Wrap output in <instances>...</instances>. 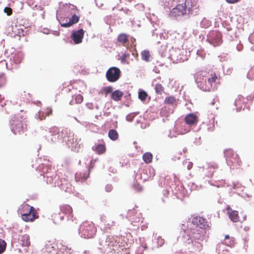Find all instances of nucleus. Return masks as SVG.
I'll return each mask as SVG.
<instances>
[{"label":"nucleus","mask_w":254,"mask_h":254,"mask_svg":"<svg viewBox=\"0 0 254 254\" xmlns=\"http://www.w3.org/2000/svg\"><path fill=\"white\" fill-rule=\"evenodd\" d=\"M188 227L185 229L184 224L182 225L181 229L183 230L182 239L184 242L190 245L191 248L196 252H200L203 247L202 242L206 238V228L208 227L206 219L199 216H196L189 222Z\"/></svg>","instance_id":"obj_1"},{"label":"nucleus","mask_w":254,"mask_h":254,"mask_svg":"<svg viewBox=\"0 0 254 254\" xmlns=\"http://www.w3.org/2000/svg\"><path fill=\"white\" fill-rule=\"evenodd\" d=\"M42 158H38L35 161V170L34 176L42 179L47 184L54 185L59 187L61 190L67 192L72 191V185L67 180L60 179V176L56 174V171L50 162L44 160L45 163L42 162Z\"/></svg>","instance_id":"obj_2"},{"label":"nucleus","mask_w":254,"mask_h":254,"mask_svg":"<svg viewBox=\"0 0 254 254\" xmlns=\"http://www.w3.org/2000/svg\"><path fill=\"white\" fill-rule=\"evenodd\" d=\"M194 78L200 89L204 91H210L214 88L217 76L215 73L212 74L205 70H200L194 74Z\"/></svg>","instance_id":"obj_3"},{"label":"nucleus","mask_w":254,"mask_h":254,"mask_svg":"<svg viewBox=\"0 0 254 254\" xmlns=\"http://www.w3.org/2000/svg\"><path fill=\"white\" fill-rule=\"evenodd\" d=\"M192 5L191 0H186L183 4H178L173 8L170 13V16L177 19L182 17L188 18L189 14H192Z\"/></svg>","instance_id":"obj_4"},{"label":"nucleus","mask_w":254,"mask_h":254,"mask_svg":"<svg viewBox=\"0 0 254 254\" xmlns=\"http://www.w3.org/2000/svg\"><path fill=\"white\" fill-rule=\"evenodd\" d=\"M9 124L11 131L15 134H21L26 129L25 121L19 115L13 117L9 121Z\"/></svg>","instance_id":"obj_5"},{"label":"nucleus","mask_w":254,"mask_h":254,"mask_svg":"<svg viewBox=\"0 0 254 254\" xmlns=\"http://www.w3.org/2000/svg\"><path fill=\"white\" fill-rule=\"evenodd\" d=\"M96 228L92 223L86 222L81 224L79 229V234L85 239L93 238L96 233Z\"/></svg>","instance_id":"obj_6"},{"label":"nucleus","mask_w":254,"mask_h":254,"mask_svg":"<svg viewBox=\"0 0 254 254\" xmlns=\"http://www.w3.org/2000/svg\"><path fill=\"white\" fill-rule=\"evenodd\" d=\"M224 153L226 163L230 169H234L240 165V159L238 154L235 153L232 149L225 150Z\"/></svg>","instance_id":"obj_7"},{"label":"nucleus","mask_w":254,"mask_h":254,"mask_svg":"<svg viewBox=\"0 0 254 254\" xmlns=\"http://www.w3.org/2000/svg\"><path fill=\"white\" fill-rule=\"evenodd\" d=\"M206 40L214 47L220 46L222 43V34L219 31H212L208 34Z\"/></svg>","instance_id":"obj_8"},{"label":"nucleus","mask_w":254,"mask_h":254,"mask_svg":"<svg viewBox=\"0 0 254 254\" xmlns=\"http://www.w3.org/2000/svg\"><path fill=\"white\" fill-rule=\"evenodd\" d=\"M18 213L21 215L22 220L25 221H32V206L27 204L21 205L18 209Z\"/></svg>","instance_id":"obj_9"},{"label":"nucleus","mask_w":254,"mask_h":254,"mask_svg":"<svg viewBox=\"0 0 254 254\" xmlns=\"http://www.w3.org/2000/svg\"><path fill=\"white\" fill-rule=\"evenodd\" d=\"M120 69L115 66L111 67L107 70L106 76L107 79L110 82H116L121 76Z\"/></svg>","instance_id":"obj_10"},{"label":"nucleus","mask_w":254,"mask_h":254,"mask_svg":"<svg viewBox=\"0 0 254 254\" xmlns=\"http://www.w3.org/2000/svg\"><path fill=\"white\" fill-rule=\"evenodd\" d=\"M108 236L103 235L99 240V244L100 247L99 249L101 252L103 253H108L111 251V248H109V244L108 243Z\"/></svg>","instance_id":"obj_11"},{"label":"nucleus","mask_w":254,"mask_h":254,"mask_svg":"<svg viewBox=\"0 0 254 254\" xmlns=\"http://www.w3.org/2000/svg\"><path fill=\"white\" fill-rule=\"evenodd\" d=\"M63 137L62 139L66 143L68 147L75 143V140L76 138H74V134L72 131L66 128L63 130Z\"/></svg>","instance_id":"obj_12"},{"label":"nucleus","mask_w":254,"mask_h":254,"mask_svg":"<svg viewBox=\"0 0 254 254\" xmlns=\"http://www.w3.org/2000/svg\"><path fill=\"white\" fill-rule=\"evenodd\" d=\"M169 52L170 55L175 53H179L181 50L183 49V40L178 38L174 39V42L173 44H169Z\"/></svg>","instance_id":"obj_13"},{"label":"nucleus","mask_w":254,"mask_h":254,"mask_svg":"<svg viewBox=\"0 0 254 254\" xmlns=\"http://www.w3.org/2000/svg\"><path fill=\"white\" fill-rule=\"evenodd\" d=\"M49 132L51 134V141L52 142H55L58 140L62 139L63 137V130L60 131V129L56 127H53L49 129Z\"/></svg>","instance_id":"obj_14"},{"label":"nucleus","mask_w":254,"mask_h":254,"mask_svg":"<svg viewBox=\"0 0 254 254\" xmlns=\"http://www.w3.org/2000/svg\"><path fill=\"white\" fill-rule=\"evenodd\" d=\"M84 31L82 29L72 31L71 38L73 41L74 44H78L82 42L84 37Z\"/></svg>","instance_id":"obj_15"},{"label":"nucleus","mask_w":254,"mask_h":254,"mask_svg":"<svg viewBox=\"0 0 254 254\" xmlns=\"http://www.w3.org/2000/svg\"><path fill=\"white\" fill-rule=\"evenodd\" d=\"M141 177L144 181H146L149 179L152 178L155 175V170L153 168L149 167L144 169L140 173Z\"/></svg>","instance_id":"obj_16"},{"label":"nucleus","mask_w":254,"mask_h":254,"mask_svg":"<svg viewBox=\"0 0 254 254\" xmlns=\"http://www.w3.org/2000/svg\"><path fill=\"white\" fill-rule=\"evenodd\" d=\"M60 211L63 213L67 220H71L73 217L72 209L70 206L67 204L61 206L60 207Z\"/></svg>","instance_id":"obj_17"},{"label":"nucleus","mask_w":254,"mask_h":254,"mask_svg":"<svg viewBox=\"0 0 254 254\" xmlns=\"http://www.w3.org/2000/svg\"><path fill=\"white\" fill-rule=\"evenodd\" d=\"M57 19L59 21V22L62 27L66 28V27H69L71 26H72V25H73L74 24L77 23L79 21V17L78 16H77L76 14H74L69 19L68 22H65V23L61 22L60 20L59 19V18L57 15Z\"/></svg>","instance_id":"obj_18"},{"label":"nucleus","mask_w":254,"mask_h":254,"mask_svg":"<svg viewBox=\"0 0 254 254\" xmlns=\"http://www.w3.org/2000/svg\"><path fill=\"white\" fill-rule=\"evenodd\" d=\"M227 211L229 215V217L231 220L234 222H237L239 221V217L238 212L236 210H233L229 206L227 207Z\"/></svg>","instance_id":"obj_19"},{"label":"nucleus","mask_w":254,"mask_h":254,"mask_svg":"<svg viewBox=\"0 0 254 254\" xmlns=\"http://www.w3.org/2000/svg\"><path fill=\"white\" fill-rule=\"evenodd\" d=\"M197 116L194 114L191 113L185 117L186 123L189 125H193L197 123Z\"/></svg>","instance_id":"obj_20"},{"label":"nucleus","mask_w":254,"mask_h":254,"mask_svg":"<svg viewBox=\"0 0 254 254\" xmlns=\"http://www.w3.org/2000/svg\"><path fill=\"white\" fill-rule=\"evenodd\" d=\"M52 219L55 224H58L60 221L64 220V216L61 212H55L51 215Z\"/></svg>","instance_id":"obj_21"},{"label":"nucleus","mask_w":254,"mask_h":254,"mask_svg":"<svg viewBox=\"0 0 254 254\" xmlns=\"http://www.w3.org/2000/svg\"><path fill=\"white\" fill-rule=\"evenodd\" d=\"M124 95L123 92L117 89L112 93V94H111V98L115 101H119L121 100Z\"/></svg>","instance_id":"obj_22"},{"label":"nucleus","mask_w":254,"mask_h":254,"mask_svg":"<svg viewBox=\"0 0 254 254\" xmlns=\"http://www.w3.org/2000/svg\"><path fill=\"white\" fill-rule=\"evenodd\" d=\"M138 98L143 103H148L150 100V97H148V100L146 102V99L148 97V94L147 92L143 89H139L138 92Z\"/></svg>","instance_id":"obj_23"},{"label":"nucleus","mask_w":254,"mask_h":254,"mask_svg":"<svg viewBox=\"0 0 254 254\" xmlns=\"http://www.w3.org/2000/svg\"><path fill=\"white\" fill-rule=\"evenodd\" d=\"M80 140V139H78V138H76L75 140V143H73L72 145L69 146V147L71 148V150L72 151L78 153L82 151V147L81 146V144H79V141Z\"/></svg>","instance_id":"obj_24"},{"label":"nucleus","mask_w":254,"mask_h":254,"mask_svg":"<svg viewBox=\"0 0 254 254\" xmlns=\"http://www.w3.org/2000/svg\"><path fill=\"white\" fill-rule=\"evenodd\" d=\"M169 48V44L167 43L163 44L160 48L159 49L158 53L161 57H165L167 55V49Z\"/></svg>","instance_id":"obj_25"},{"label":"nucleus","mask_w":254,"mask_h":254,"mask_svg":"<svg viewBox=\"0 0 254 254\" xmlns=\"http://www.w3.org/2000/svg\"><path fill=\"white\" fill-rule=\"evenodd\" d=\"M93 150L95 151L98 154H103L106 151V147L104 144L99 143L92 147Z\"/></svg>","instance_id":"obj_26"},{"label":"nucleus","mask_w":254,"mask_h":254,"mask_svg":"<svg viewBox=\"0 0 254 254\" xmlns=\"http://www.w3.org/2000/svg\"><path fill=\"white\" fill-rule=\"evenodd\" d=\"M173 113V110L168 107H164L160 111V114L161 117H168L169 115Z\"/></svg>","instance_id":"obj_27"},{"label":"nucleus","mask_w":254,"mask_h":254,"mask_svg":"<svg viewBox=\"0 0 254 254\" xmlns=\"http://www.w3.org/2000/svg\"><path fill=\"white\" fill-rule=\"evenodd\" d=\"M141 59L145 62L151 61V56L148 50H144L141 53Z\"/></svg>","instance_id":"obj_28"},{"label":"nucleus","mask_w":254,"mask_h":254,"mask_svg":"<svg viewBox=\"0 0 254 254\" xmlns=\"http://www.w3.org/2000/svg\"><path fill=\"white\" fill-rule=\"evenodd\" d=\"M108 136L113 141L117 140L119 138V134L115 129H111L108 132Z\"/></svg>","instance_id":"obj_29"},{"label":"nucleus","mask_w":254,"mask_h":254,"mask_svg":"<svg viewBox=\"0 0 254 254\" xmlns=\"http://www.w3.org/2000/svg\"><path fill=\"white\" fill-rule=\"evenodd\" d=\"M152 154L150 152H146L142 156L143 160L147 164L152 162Z\"/></svg>","instance_id":"obj_30"},{"label":"nucleus","mask_w":254,"mask_h":254,"mask_svg":"<svg viewBox=\"0 0 254 254\" xmlns=\"http://www.w3.org/2000/svg\"><path fill=\"white\" fill-rule=\"evenodd\" d=\"M42 251H46L52 254H55L56 253L55 247L51 245H46L45 248L42 249Z\"/></svg>","instance_id":"obj_31"},{"label":"nucleus","mask_w":254,"mask_h":254,"mask_svg":"<svg viewBox=\"0 0 254 254\" xmlns=\"http://www.w3.org/2000/svg\"><path fill=\"white\" fill-rule=\"evenodd\" d=\"M128 36L125 33L120 34L118 37V41L122 44H125L128 41Z\"/></svg>","instance_id":"obj_32"},{"label":"nucleus","mask_w":254,"mask_h":254,"mask_svg":"<svg viewBox=\"0 0 254 254\" xmlns=\"http://www.w3.org/2000/svg\"><path fill=\"white\" fill-rule=\"evenodd\" d=\"M117 237L109 236H108V243L109 244V248H111V247L116 246L117 244Z\"/></svg>","instance_id":"obj_33"},{"label":"nucleus","mask_w":254,"mask_h":254,"mask_svg":"<svg viewBox=\"0 0 254 254\" xmlns=\"http://www.w3.org/2000/svg\"><path fill=\"white\" fill-rule=\"evenodd\" d=\"M217 58L218 61L221 63L227 62L229 59V57L227 54L225 53L221 54L219 56H218Z\"/></svg>","instance_id":"obj_34"},{"label":"nucleus","mask_w":254,"mask_h":254,"mask_svg":"<svg viewBox=\"0 0 254 254\" xmlns=\"http://www.w3.org/2000/svg\"><path fill=\"white\" fill-rule=\"evenodd\" d=\"M211 25V22L206 18L204 17L200 23L201 27L206 28Z\"/></svg>","instance_id":"obj_35"},{"label":"nucleus","mask_w":254,"mask_h":254,"mask_svg":"<svg viewBox=\"0 0 254 254\" xmlns=\"http://www.w3.org/2000/svg\"><path fill=\"white\" fill-rule=\"evenodd\" d=\"M22 245L25 246L29 247L30 245V237L28 236L25 235L22 237Z\"/></svg>","instance_id":"obj_36"},{"label":"nucleus","mask_w":254,"mask_h":254,"mask_svg":"<svg viewBox=\"0 0 254 254\" xmlns=\"http://www.w3.org/2000/svg\"><path fill=\"white\" fill-rule=\"evenodd\" d=\"M124 98L126 99L125 105L126 107H128L132 101L131 94L127 93V94L124 96Z\"/></svg>","instance_id":"obj_37"},{"label":"nucleus","mask_w":254,"mask_h":254,"mask_svg":"<svg viewBox=\"0 0 254 254\" xmlns=\"http://www.w3.org/2000/svg\"><path fill=\"white\" fill-rule=\"evenodd\" d=\"M176 98L174 96L166 97L165 99V103L167 104L173 105L176 103Z\"/></svg>","instance_id":"obj_38"},{"label":"nucleus","mask_w":254,"mask_h":254,"mask_svg":"<svg viewBox=\"0 0 254 254\" xmlns=\"http://www.w3.org/2000/svg\"><path fill=\"white\" fill-rule=\"evenodd\" d=\"M139 114L138 112H133L128 114L126 116V120L128 122H132L134 118Z\"/></svg>","instance_id":"obj_39"},{"label":"nucleus","mask_w":254,"mask_h":254,"mask_svg":"<svg viewBox=\"0 0 254 254\" xmlns=\"http://www.w3.org/2000/svg\"><path fill=\"white\" fill-rule=\"evenodd\" d=\"M155 92L159 94H161L163 91L164 88L163 86L160 84H156L155 87Z\"/></svg>","instance_id":"obj_40"},{"label":"nucleus","mask_w":254,"mask_h":254,"mask_svg":"<svg viewBox=\"0 0 254 254\" xmlns=\"http://www.w3.org/2000/svg\"><path fill=\"white\" fill-rule=\"evenodd\" d=\"M102 90L104 91L105 94L106 95L110 93L112 94V93L113 92V89L112 86H106L103 88Z\"/></svg>","instance_id":"obj_41"},{"label":"nucleus","mask_w":254,"mask_h":254,"mask_svg":"<svg viewBox=\"0 0 254 254\" xmlns=\"http://www.w3.org/2000/svg\"><path fill=\"white\" fill-rule=\"evenodd\" d=\"M6 68L8 70L14 72L15 70L18 68V64H5Z\"/></svg>","instance_id":"obj_42"},{"label":"nucleus","mask_w":254,"mask_h":254,"mask_svg":"<svg viewBox=\"0 0 254 254\" xmlns=\"http://www.w3.org/2000/svg\"><path fill=\"white\" fill-rule=\"evenodd\" d=\"M35 117L36 118L39 119L40 120H43L46 118L45 113L43 112H41L40 111H39L38 113L35 115Z\"/></svg>","instance_id":"obj_43"},{"label":"nucleus","mask_w":254,"mask_h":254,"mask_svg":"<svg viewBox=\"0 0 254 254\" xmlns=\"http://www.w3.org/2000/svg\"><path fill=\"white\" fill-rule=\"evenodd\" d=\"M6 83V78L4 73H0V87L3 86Z\"/></svg>","instance_id":"obj_44"},{"label":"nucleus","mask_w":254,"mask_h":254,"mask_svg":"<svg viewBox=\"0 0 254 254\" xmlns=\"http://www.w3.org/2000/svg\"><path fill=\"white\" fill-rule=\"evenodd\" d=\"M6 243L4 241L0 239V254H2L5 250Z\"/></svg>","instance_id":"obj_45"},{"label":"nucleus","mask_w":254,"mask_h":254,"mask_svg":"<svg viewBox=\"0 0 254 254\" xmlns=\"http://www.w3.org/2000/svg\"><path fill=\"white\" fill-rule=\"evenodd\" d=\"M224 73L225 74H230L232 71V68L224 65L222 66Z\"/></svg>","instance_id":"obj_46"},{"label":"nucleus","mask_w":254,"mask_h":254,"mask_svg":"<svg viewBox=\"0 0 254 254\" xmlns=\"http://www.w3.org/2000/svg\"><path fill=\"white\" fill-rule=\"evenodd\" d=\"M218 168V165L217 164H212L209 167L210 171L209 172H211V174L209 175V174L207 175L208 177H212L213 176V173L214 172V170L217 169Z\"/></svg>","instance_id":"obj_47"},{"label":"nucleus","mask_w":254,"mask_h":254,"mask_svg":"<svg viewBox=\"0 0 254 254\" xmlns=\"http://www.w3.org/2000/svg\"><path fill=\"white\" fill-rule=\"evenodd\" d=\"M147 247L146 246H140L138 247L135 252V254H143V252Z\"/></svg>","instance_id":"obj_48"},{"label":"nucleus","mask_w":254,"mask_h":254,"mask_svg":"<svg viewBox=\"0 0 254 254\" xmlns=\"http://www.w3.org/2000/svg\"><path fill=\"white\" fill-rule=\"evenodd\" d=\"M133 188L137 191H140L142 190V187L137 182H134L132 185Z\"/></svg>","instance_id":"obj_49"},{"label":"nucleus","mask_w":254,"mask_h":254,"mask_svg":"<svg viewBox=\"0 0 254 254\" xmlns=\"http://www.w3.org/2000/svg\"><path fill=\"white\" fill-rule=\"evenodd\" d=\"M21 57V54H18L17 55L14 56V57H13L14 64H19L20 63H21L22 62L20 59Z\"/></svg>","instance_id":"obj_50"},{"label":"nucleus","mask_w":254,"mask_h":254,"mask_svg":"<svg viewBox=\"0 0 254 254\" xmlns=\"http://www.w3.org/2000/svg\"><path fill=\"white\" fill-rule=\"evenodd\" d=\"M79 67L80 68H81V66H80L79 64H77V65L74 66V67L73 69V72L74 73H75L76 74L82 73V72L83 71V70L82 69H79Z\"/></svg>","instance_id":"obj_51"},{"label":"nucleus","mask_w":254,"mask_h":254,"mask_svg":"<svg viewBox=\"0 0 254 254\" xmlns=\"http://www.w3.org/2000/svg\"><path fill=\"white\" fill-rule=\"evenodd\" d=\"M157 247H160L164 244V240L161 237L159 236L157 239L156 242Z\"/></svg>","instance_id":"obj_52"},{"label":"nucleus","mask_w":254,"mask_h":254,"mask_svg":"<svg viewBox=\"0 0 254 254\" xmlns=\"http://www.w3.org/2000/svg\"><path fill=\"white\" fill-rule=\"evenodd\" d=\"M196 54L198 57L201 59H204L205 57V52L203 50H198L196 52Z\"/></svg>","instance_id":"obj_53"},{"label":"nucleus","mask_w":254,"mask_h":254,"mask_svg":"<svg viewBox=\"0 0 254 254\" xmlns=\"http://www.w3.org/2000/svg\"><path fill=\"white\" fill-rule=\"evenodd\" d=\"M83 101V97L80 94H78L75 97V101L77 104L81 103Z\"/></svg>","instance_id":"obj_54"},{"label":"nucleus","mask_w":254,"mask_h":254,"mask_svg":"<svg viewBox=\"0 0 254 254\" xmlns=\"http://www.w3.org/2000/svg\"><path fill=\"white\" fill-rule=\"evenodd\" d=\"M39 218L38 214L37 212V210L33 207V221H34L35 219H38Z\"/></svg>","instance_id":"obj_55"},{"label":"nucleus","mask_w":254,"mask_h":254,"mask_svg":"<svg viewBox=\"0 0 254 254\" xmlns=\"http://www.w3.org/2000/svg\"><path fill=\"white\" fill-rule=\"evenodd\" d=\"M129 56L128 54H124L120 57V60L122 63H125L126 62V58Z\"/></svg>","instance_id":"obj_56"},{"label":"nucleus","mask_w":254,"mask_h":254,"mask_svg":"<svg viewBox=\"0 0 254 254\" xmlns=\"http://www.w3.org/2000/svg\"><path fill=\"white\" fill-rule=\"evenodd\" d=\"M98 160V159H95V160H94L93 159H92L91 161H90V165L88 167V171L90 172V170L93 168L94 167V166H93V164L94 163L97 161Z\"/></svg>","instance_id":"obj_57"},{"label":"nucleus","mask_w":254,"mask_h":254,"mask_svg":"<svg viewBox=\"0 0 254 254\" xmlns=\"http://www.w3.org/2000/svg\"><path fill=\"white\" fill-rule=\"evenodd\" d=\"M4 11L7 14V15H10L12 14V9L9 7H5Z\"/></svg>","instance_id":"obj_58"},{"label":"nucleus","mask_w":254,"mask_h":254,"mask_svg":"<svg viewBox=\"0 0 254 254\" xmlns=\"http://www.w3.org/2000/svg\"><path fill=\"white\" fill-rule=\"evenodd\" d=\"M113 190V186L111 184H107L105 187V190L107 192H110Z\"/></svg>","instance_id":"obj_59"},{"label":"nucleus","mask_w":254,"mask_h":254,"mask_svg":"<svg viewBox=\"0 0 254 254\" xmlns=\"http://www.w3.org/2000/svg\"><path fill=\"white\" fill-rule=\"evenodd\" d=\"M136 211L134 209L132 210H128L127 214V217H130L132 215H134V212Z\"/></svg>","instance_id":"obj_60"},{"label":"nucleus","mask_w":254,"mask_h":254,"mask_svg":"<svg viewBox=\"0 0 254 254\" xmlns=\"http://www.w3.org/2000/svg\"><path fill=\"white\" fill-rule=\"evenodd\" d=\"M184 189V188L183 187V186L182 185H181V186L178 185L175 187L176 190L182 191V190H183Z\"/></svg>","instance_id":"obj_61"},{"label":"nucleus","mask_w":254,"mask_h":254,"mask_svg":"<svg viewBox=\"0 0 254 254\" xmlns=\"http://www.w3.org/2000/svg\"><path fill=\"white\" fill-rule=\"evenodd\" d=\"M241 184H240L239 183H233V188L234 189H236L237 188H239L241 187Z\"/></svg>","instance_id":"obj_62"},{"label":"nucleus","mask_w":254,"mask_h":254,"mask_svg":"<svg viewBox=\"0 0 254 254\" xmlns=\"http://www.w3.org/2000/svg\"><path fill=\"white\" fill-rule=\"evenodd\" d=\"M137 8L142 10L144 9V5L142 4H138L137 5Z\"/></svg>","instance_id":"obj_63"},{"label":"nucleus","mask_w":254,"mask_h":254,"mask_svg":"<svg viewBox=\"0 0 254 254\" xmlns=\"http://www.w3.org/2000/svg\"><path fill=\"white\" fill-rule=\"evenodd\" d=\"M39 198V195L38 193L33 194V200L38 199Z\"/></svg>","instance_id":"obj_64"}]
</instances>
